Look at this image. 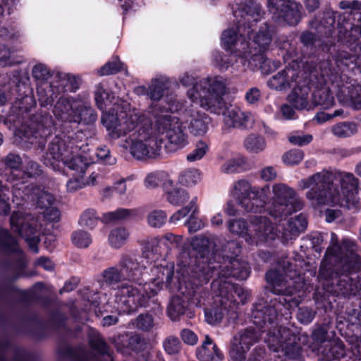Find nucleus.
<instances>
[{
	"label": "nucleus",
	"instance_id": "48",
	"mask_svg": "<svg viewBox=\"0 0 361 361\" xmlns=\"http://www.w3.org/2000/svg\"><path fill=\"white\" fill-rule=\"evenodd\" d=\"M90 344L92 348L97 350L99 354L106 356L105 361H113L109 346L99 335L92 336L90 338Z\"/></svg>",
	"mask_w": 361,
	"mask_h": 361
},
{
	"label": "nucleus",
	"instance_id": "10",
	"mask_svg": "<svg viewBox=\"0 0 361 361\" xmlns=\"http://www.w3.org/2000/svg\"><path fill=\"white\" fill-rule=\"evenodd\" d=\"M122 147L129 149L130 154L137 159L155 158L161 148V142L152 135V130L141 129L131 133Z\"/></svg>",
	"mask_w": 361,
	"mask_h": 361
},
{
	"label": "nucleus",
	"instance_id": "50",
	"mask_svg": "<svg viewBox=\"0 0 361 361\" xmlns=\"http://www.w3.org/2000/svg\"><path fill=\"white\" fill-rule=\"evenodd\" d=\"M135 215L134 210L128 209H118L117 210L109 212L104 215V219L108 222H118L127 220Z\"/></svg>",
	"mask_w": 361,
	"mask_h": 361
},
{
	"label": "nucleus",
	"instance_id": "38",
	"mask_svg": "<svg viewBox=\"0 0 361 361\" xmlns=\"http://www.w3.org/2000/svg\"><path fill=\"white\" fill-rule=\"evenodd\" d=\"M31 198L40 208H48L54 202L53 195L39 186H32Z\"/></svg>",
	"mask_w": 361,
	"mask_h": 361
},
{
	"label": "nucleus",
	"instance_id": "9",
	"mask_svg": "<svg viewBox=\"0 0 361 361\" xmlns=\"http://www.w3.org/2000/svg\"><path fill=\"white\" fill-rule=\"evenodd\" d=\"M269 190L268 185L261 188L252 187L247 180L242 179L235 183L231 192L245 211L257 213L264 209Z\"/></svg>",
	"mask_w": 361,
	"mask_h": 361
},
{
	"label": "nucleus",
	"instance_id": "63",
	"mask_svg": "<svg viewBox=\"0 0 361 361\" xmlns=\"http://www.w3.org/2000/svg\"><path fill=\"white\" fill-rule=\"evenodd\" d=\"M303 159V152L299 149H292L286 152L283 157V161L290 165L297 164Z\"/></svg>",
	"mask_w": 361,
	"mask_h": 361
},
{
	"label": "nucleus",
	"instance_id": "42",
	"mask_svg": "<svg viewBox=\"0 0 361 361\" xmlns=\"http://www.w3.org/2000/svg\"><path fill=\"white\" fill-rule=\"evenodd\" d=\"M312 102L317 106H321L324 109H329L333 106L334 99L329 90L322 89L313 93Z\"/></svg>",
	"mask_w": 361,
	"mask_h": 361
},
{
	"label": "nucleus",
	"instance_id": "26",
	"mask_svg": "<svg viewBox=\"0 0 361 361\" xmlns=\"http://www.w3.org/2000/svg\"><path fill=\"white\" fill-rule=\"evenodd\" d=\"M154 123L156 130L159 134H166L173 126V123L178 122L179 119L176 116H173L169 114H164L161 111V107L154 108L152 110Z\"/></svg>",
	"mask_w": 361,
	"mask_h": 361
},
{
	"label": "nucleus",
	"instance_id": "41",
	"mask_svg": "<svg viewBox=\"0 0 361 361\" xmlns=\"http://www.w3.org/2000/svg\"><path fill=\"white\" fill-rule=\"evenodd\" d=\"M186 305L185 301L179 296H173L167 308L169 317L172 320H176L180 316L185 314Z\"/></svg>",
	"mask_w": 361,
	"mask_h": 361
},
{
	"label": "nucleus",
	"instance_id": "55",
	"mask_svg": "<svg viewBox=\"0 0 361 361\" xmlns=\"http://www.w3.org/2000/svg\"><path fill=\"white\" fill-rule=\"evenodd\" d=\"M104 280L110 284L116 283L123 279L121 270L115 267H110L104 270L102 273Z\"/></svg>",
	"mask_w": 361,
	"mask_h": 361
},
{
	"label": "nucleus",
	"instance_id": "32",
	"mask_svg": "<svg viewBox=\"0 0 361 361\" xmlns=\"http://www.w3.org/2000/svg\"><path fill=\"white\" fill-rule=\"evenodd\" d=\"M319 350L325 361L339 360L345 355V345L341 341H329L324 348Z\"/></svg>",
	"mask_w": 361,
	"mask_h": 361
},
{
	"label": "nucleus",
	"instance_id": "7",
	"mask_svg": "<svg viewBox=\"0 0 361 361\" xmlns=\"http://www.w3.org/2000/svg\"><path fill=\"white\" fill-rule=\"evenodd\" d=\"M102 122L111 139H118L121 136H125L137 128V130H152L151 121L143 114L135 111L121 114L117 117L114 115H104L102 118Z\"/></svg>",
	"mask_w": 361,
	"mask_h": 361
},
{
	"label": "nucleus",
	"instance_id": "13",
	"mask_svg": "<svg viewBox=\"0 0 361 361\" xmlns=\"http://www.w3.org/2000/svg\"><path fill=\"white\" fill-rule=\"evenodd\" d=\"M262 330L248 326L239 331L233 338L230 357L233 361H244L251 346L262 338Z\"/></svg>",
	"mask_w": 361,
	"mask_h": 361
},
{
	"label": "nucleus",
	"instance_id": "25",
	"mask_svg": "<svg viewBox=\"0 0 361 361\" xmlns=\"http://www.w3.org/2000/svg\"><path fill=\"white\" fill-rule=\"evenodd\" d=\"M225 123L228 127L250 128L254 121L251 116L238 109H233L228 111L225 116Z\"/></svg>",
	"mask_w": 361,
	"mask_h": 361
},
{
	"label": "nucleus",
	"instance_id": "36",
	"mask_svg": "<svg viewBox=\"0 0 361 361\" xmlns=\"http://www.w3.org/2000/svg\"><path fill=\"white\" fill-rule=\"evenodd\" d=\"M166 138L171 144L177 147H183L187 143V134L184 131L183 123L178 120V122L173 123V128L168 131L166 135Z\"/></svg>",
	"mask_w": 361,
	"mask_h": 361
},
{
	"label": "nucleus",
	"instance_id": "31",
	"mask_svg": "<svg viewBox=\"0 0 361 361\" xmlns=\"http://www.w3.org/2000/svg\"><path fill=\"white\" fill-rule=\"evenodd\" d=\"M294 71L290 68L284 69L272 76L268 81V85L274 90H281L290 87L295 78Z\"/></svg>",
	"mask_w": 361,
	"mask_h": 361
},
{
	"label": "nucleus",
	"instance_id": "54",
	"mask_svg": "<svg viewBox=\"0 0 361 361\" xmlns=\"http://www.w3.org/2000/svg\"><path fill=\"white\" fill-rule=\"evenodd\" d=\"M32 75L37 80L45 81L51 76V73L45 64L38 63L33 67Z\"/></svg>",
	"mask_w": 361,
	"mask_h": 361
},
{
	"label": "nucleus",
	"instance_id": "19",
	"mask_svg": "<svg viewBox=\"0 0 361 361\" xmlns=\"http://www.w3.org/2000/svg\"><path fill=\"white\" fill-rule=\"evenodd\" d=\"M302 7L300 4L289 0L273 16L276 20L283 22L289 26H296L301 20Z\"/></svg>",
	"mask_w": 361,
	"mask_h": 361
},
{
	"label": "nucleus",
	"instance_id": "6",
	"mask_svg": "<svg viewBox=\"0 0 361 361\" xmlns=\"http://www.w3.org/2000/svg\"><path fill=\"white\" fill-rule=\"evenodd\" d=\"M336 16L333 11H326L322 16H315L308 22L310 30H304L300 35V41L306 47H313L317 41L322 51H329L335 45L332 35L334 30Z\"/></svg>",
	"mask_w": 361,
	"mask_h": 361
},
{
	"label": "nucleus",
	"instance_id": "45",
	"mask_svg": "<svg viewBox=\"0 0 361 361\" xmlns=\"http://www.w3.org/2000/svg\"><path fill=\"white\" fill-rule=\"evenodd\" d=\"M357 125L353 122H343L332 127V133L338 137H347L357 132Z\"/></svg>",
	"mask_w": 361,
	"mask_h": 361
},
{
	"label": "nucleus",
	"instance_id": "15",
	"mask_svg": "<svg viewBox=\"0 0 361 361\" xmlns=\"http://www.w3.org/2000/svg\"><path fill=\"white\" fill-rule=\"evenodd\" d=\"M250 238L256 243L273 240L277 236L274 225L265 216H255L250 221Z\"/></svg>",
	"mask_w": 361,
	"mask_h": 361
},
{
	"label": "nucleus",
	"instance_id": "17",
	"mask_svg": "<svg viewBox=\"0 0 361 361\" xmlns=\"http://www.w3.org/2000/svg\"><path fill=\"white\" fill-rule=\"evenodd\" d=\"M11 228L14 231L25 239L30 247L35 252H38L37 244L39 238L35 235L36 229L30 224L25 221L23 214L20 212H13L10 219Z\"/></svg>",
	"mask_w": 361,
	"mask_h": 361
},
{
	"label": "nucleus",
	"instance_id": "61",
	"mask_svg": "<svg viewBox=\"0 0 361 361\" xmlns=\"http://www.w3.org/2000/svg\"><path fill=\"white\" fill-rule=\"evenodd\" d=\"M165 102L166 104L156 105L154 108L161 107V111H163L164 114H169V112L178 111L181 107L180 102L172 97H167L165 99Z\"/></svg>",
	"mask_w": 361,
	"mask_h": 361
},
{
	"label": "nucleus",
	"instance_id": "60",
	"mask_svg": "<svg viewBox=\"0 0 361 361\" xmlns=\"http://www.w3.org/2000/svg\"><path fill=\"white\" fill-rule=\"evenodd\" d=\"M245 11L247 16L253 18L254 21H257L264 14L260 5L251 1L246 4Z\"/></svg>",
	"mask_w": 361,
	"mask_h": 361
},
{
	"label": "nucleus",
	"instance_id": "4",
	"mask_svg": "<svg viewBox=\"0 0 361 361\" xmlns=\"http://www.w3.org/2000/svg\"><path fill=\"white\" fill-rule=\"evenodd\" d=\"M213 259L214 262H204L195 269L194 276L197 279V285L207 283L215 275L217 276L215 279L228 280L233 277L245 280L250 273V267L245 261L236 258L226 260L221 255H215Z\"/></svg>",
	"mask_w": 361,
	"mask_h": 361
},
{
	"label": "nucleus",
	"instance_id": "24",
	"mask_svg": "<svg viewBox=\"0 0 361 361\" xmlns=\"http://www.w3.org/2000/svg\"><path fill=\"white\" fill-rule=\"evenodd\" d=\"M252 39L254 47H250L253 52H265L272 41V32L271 27L267 23H264L257 32L250 36Z\"/></svg>",
	"mask_w": 361,
	"mask_h": 361
},
{
	"label": "nucleus",
	"instance_id": "62",
	"mask_svg": "<svg viewBox=\"0 0 361 361\" xmlns=\"http://www.w3.org/2000/svg\"><path fill=\"white\" fill-rule=\"evenodd\" d=\"M191 211L192 212L193 214H195V212L197 211V206L195 204V199L192 200L188 205L183 207L174 214H173V216L171 217V221H179L180 219L186 216Z\"/></svg>",
	"mask_w": 361,
	"mask_h": 361
},
{
	"label": "nucleus",
	"instance_id": "18",
	"mask_svg": "<svg viewBox=\"0 0 361 361\" xmlns=\"http://www.w3.org/2000/svg\"><path fill=\"white\" fill-rule=\"evenodd\" d=\"M51 123V117L46 115H35L27 123L21 126L20 131L22 135L27 139L44 137L46 130Z\"/></svg>",
	"mask_w": 361,
	"mask_h": 361
},
{
	"label": "nucleus",
	"instance_id": "39",
	"mask_svg": "<svg viewBox=\"0 0 361 361\" xmlns=\"http://www.w3.org/2000/svg\"><path fill=\"white\" fill-rule=\"evenodd\" d=\"M264 52H253L251 49L247 53L251 56L252 61L255 66H258L263 74H269L276 68L273 63L264 54Z\"/></svg>",
	"mask_w": 361,
	"mask_h": 361
},
{
	"label": "nucleus",
	"instance_id": "59",
	"mask_svg": "<svg viewBox=\"0 0 361 361\" xmlns=\"http://www.w3.org/2000/svg\"><path fill=\"white\" fill-rule=\"evenodd\" d=\"M351 27V23L345 17L340 16L337 24V40L338 42L343 41L345 38L346 34L349 32V29Z\"/></svg>",
	"mask_w": 361,
	"mask_h": 361
},
{
	"label": "nucleus",
	"instance_id": "3",
	"mask_svg": "<svg viewBox=\"0 0 361 361\" xmlns=\"http://www.w3.org/2000/svg\"><path fill=\"white\" fill-rule=\"evenodd\" d=\"M185 87L192 86L188 90L187 96L192 102H197L200 106L211 114H221L226 108L224 96L227 93L226 80L221 76H209L200 80L186 73L180 80Z\"/></svg>",
	"mask_w": 361,
	"mask_h": 361
},
{
	"label": "nucleus",
	"instance_id": "21",
	"mask_svg": "<svg viewBox=\"0 0 361 361\" xmlns=\"http://www.w3.org/2000/svg\"><path fill=\"white\" fill-rule=\"evenodd\" d=\"M212 286L213 290L224 300L229 298L230 306L235 298L234 295L240 298L241 301H243L244 290L241 286L232 283L230 280L214 279Z\"/></svg>",
	"mask_w": 361,
	"mask_h": 361
},
{
	"label": "nucleus",
	"instance_id": "40",
	"mask_svg": "<svg viewBox=\"0 0 361 361\" xmlns=\"http://www.w3.org/2000/svg\"><path fill=\"white\" fill-rule=\"evenodd\" d=\"M169 80L166 78H159L152 80L148 90V95L154 101L160 100L164 96V91L169 88Z\"/></svg>",
	"mask_w": 361,
	"mask_h": 361
},
{
	"label": "nucleus",
	"instance_id": "35",
	"mask_svg": "<svg viewBox=\"0 0 361 361\" xmlns=\"http://www.w3.org/2000/svg\"><path fill=\"white\" fill-rule=\"evenodd\" d=\"M97 118L94 110L86 104L80 105L74 112L72 122L83 123L86 125L93 124Z\"/></svg>",
	"mask_w": 361,
	"mask_h": 361
},
{
	"label": "nucleus",
	"instance_id": "14",
	"mask_svg": "<svg viewBox=\"0 0 361 361\" xmlns=\"http://www.w3.org/2000/svg\"><path fill=\"white\" fill-rule=\"evenodd\" d=\"M219 240L217 238H209L205 236L199 235L195 236L192 238L191 245L192 248L201 255V259L197 261L192 271V278L197 281L194 276V272L197 267L204 262L207 263L212 260L214 262V257L218 253Z\"/></svg>",
	"mask_w": 361,
	"mask_h": 361
},
{
	"label": "nucleus",
	"instance_id": "51",
	"mask_svg": "<svg viewBox=\"0 0 361 361\" xmlns=\"http://www.w3.org/2000/svg\"><path fill=\"white\" fill-rule=\"evenodd\" d=\"M240 252L239 243L235 240L226 242L221 245V250L219 248L218 253L224 257V259L229 260L233 258V255H238Z\"/></svg>",
	"mask_w": 361,
	"mask_h": 361
},
{
	"label": "nucleus",
	"instance_id": "34",
	"mask_svg": "<svg viewBox=\"0 0 361 361\" xmlns=\"http://www.w3.org/2000/svg\"><path fill=\"white\" fill-rule=\"evenodd\" d=\"M54 114L58 118L64 121L72 122L74 112L70 100L67 97H61L57 100L54 110Z\"/></svg>",
	"mask_w": 361,
	"mask_h": 361
},
{
	"label": "nucleus",
	"instance_id": "11",
	"mask_svg": "<svg viewBox=\"0 0 361 361\" xmlns=\"http://www.w3.org/2000/svg\"><path fill=\"white\" fill-rule=\"evenodd\" d=\"M154 295V291L148 293L145 288L123 283L117 288L116 300L121 305L123 312L130 313L140 307L147 306L150 298Z\"/></svg>",
	"mask_w": 361,
	"mask_h": 361
},
{
	"label": "nucleus",
	"instance_id": "20",
	"mask_svg": "<svg viewBox=\"0 0 361 361\" xmlns=\"http://www.w3.org/2000/svg\"><path fill=\"white\" fill-rule=\"evenodd\" d=\"M337 97L343 104L355 110L361 109V85H343L340 88Z\"/></svg>",
	"mask_w": 361,
	"mask_h": 361
},
{
	"label": "nucleus",
	"instance_id": "33",
	"mask_svg": "<svg viewBox=\"0 0 361 361\" xmlns=\"http://www.w3.org/2000/svg\"><path fill=\"white\" fill-rule=\"evenodd\" d=\"M243 147L250 153L259 154L265 150L267 141L260 134L250 133L244 139Z\"/></svg>",
	"mask_w": 361,
	"mask_h": 361
},
{
	"label": "nucleus",
	"instance_id": "1",
	"mask_svg": "<svg viewBox=\"0 0 361 361\" xmlns=\"http://www.w3.org/2000/svg\"><path fill=\"white\" fill-rule=\"evenodd\" d=\"M357 252L354 240L344 238L338 242L336 235L332 234L319 276L331 281L329 291L333 294L348 298L361 295V274L355 276L361 271V255Z\"/></svg>",
	"mask_w": 361,
	"mask_h": 361
},
{
	"label": "nucleus",
	"instance_id": "27",
	"mask_svg": "<svg viewBox=\"0 0 361 361\" xmlns=\"http://www.w3.org/2000/svg\"><path fill=\"white\" fill-rule=\"evenodd\" d=\"M121 271L124 279L135 282L140 281L142 274V269L138 262L130 257L125 256L121 263Z\"/></svg>",
	"mask_w": 361,
	"mask_h": 361
},
{
	"label": "nucleus",
	"instance_id": "30",
	"mask_svg": "<svg viewBox=\"0 0 361 361\" xmlns=\"http://www.w3.org/2000/svg\"><path fill=\"white\" fill-rule=\"evenodd\" d=\"M189 130L195 135H202L208 129V117L200 111L191 110L190 113Z\"/></svg>",
	"mask_w": 361,
	"mask_h": 361
},
{
	"label": "nucleus",
	"instance_id": "44",
	"mask_svg": "<svg viewBox=\"0 0 361 361\" xmlns=\"http://www.w3.org/2000/svg\"><path fill=\"white\" fill-rule=\"evenodd\" d=\"M128 237L129 232L127 229L119 227L111 231L109 235V241L112 247L119 248L126 243Z\"/></svg>",
	"mask_w": 361,
	"mask_h": 361
},
{
	"label": "nucleus",
	"instance_id": "23",
	"mask_svg": "<svg viewBox=\"0 0 361 361\" xmlns=\"http://www.w3.org/2000/svg\"><path fill=\"white\" fill-rule=\"evenodd\" d=\"M229 307V298L224 300L219 295H216L214 304L210 307L205 309L204 315L206 321L210 324L219 323Z\"/></svg>",
	"mask_w": 361,
	"mask_h": 361
},
{
	"label": "nucleus",
	"instance_id": "28",
	"mask_svg": "<svg viewBox=\"0 0 361 361\" xmlns=\"http://www.w3.org/2000/svg\"><path fill=\"white\" fill-rule=\"evenodd\" d=\"M307 226V219L302 214L291 218L288 220L287 226L284 228L282 238L286 241L291 240L300 233L303 232L306 229Z\"/></svg>",
	"mask_w": 361,
	"mask_h": 361
},
{
	"label": "nucleus",
	"instance_id": "58",
	"mask_svg": "<svg viewBox=\"0 0 361 361\" xmlns=\"http://www.w3.org/2000/svg\"><path fill=\"white\" fill-rule=\"evenodd\" d=\"M1 162L5 165L6 169L14 170L18 169L23 163L21 157L14 153H9L2 159Z\"/></svg>",
	"mask_w": 361,
	"mask_h": 361
},
{
	"label": "nucleus",
	"instance_id": "47",
	"mask_svg": "<svg viewBox=\"0 0 361 361\" xmlns=\"http://www.w3.org/2000/svg\"><path fill=\"white\" fill-rule=\"evenodd\" d=\"M71 170L75 171V174H83L88 164L86 159L82 156H71L67 161H63Z\"/></svg>",
	"mask_w": 361,
	"mask_h": 361
},
{
	"label": "nucleus",
	"instance_id": "22",
	"mask_svg": "<svg viewBox=\"0 0 361 361\" xmlns=\"http://www.w3.org/2000/svg\"><path fill=\"white\" fill-rule=\"evenodd\" d=\"M222 41L226 48L231 52L238 53L247 57V53L250 50L248 43L241 37H238L235 30L228 29L222 35Z\"/></svg>",
	"mask_w": 361,
	"mask_h": 361
},
{
	"label": "nucleus",
	"instance_id": "53",
	"mask_svg": "<svg viewBox=\"0 0 361 361\" xmlns=\"http://www.w3.org/2000/svg\"><path fill=\"white\" fill-rule=\"evenodd\" d=\"M166 218L167 215L164 211L155 209L148 214L147 221L152 227L159 228L166 223Z\"/></svg>",
	"mask_w": 361,
	"mask_h": 361
},
{
	"label": "nucleus",
	"instance_id": "46",
	"mask_svg": "<svg viewBox=\"0 0 361 361\" xmlns=\"http://www.w3.org/2000/svg\"><path fill=\"white\" fill-rule=\"evenodd\" d=\"M337 66H348L350 63H355L357 65L359 61L361 64V58L350 54L345 50H338L333 56Z\"/></svg>",
	"mask_w": 361,
	"mask_h": 361
},
{
	"label": "nucleus",
	"instance_id": "16",
	"mask_svg": "<svg viewBox=\"0 0 361 361\" xmlns=\"http://www.w3.org/2000/svg\"><path fill=\"white\" fill-rule=\"evenodd\" d=\"M73 153V144L71 141L56 137L49 145L44 156V164L47 166H53L54 161H67Z\"/></svg>",
	"mask_w": 361,
	"mask_h": 361
},
{
	"label": "nucleus",
	"instance_id": "57",
	"mask_svg": "<svg viewBox=\"0 0 361 361\" xmlns=\"http://www.w3.org/2000/svg\"><path fill=\"white\" fill-rule=\"evenodd\" d=\"M135 325L137 329L148 331L154 326V319L151 314H145L139 315L135 320Z\"/></svg>",
	"mask_w": 361,
	"mask_h": 361
},
{
	"label": "nucleus",
	"instance_id": "49",
	"mask_svg": "<svg viewBox=\"0 0 361 361\" xmlns=\"http://www.w3.org/2000/svg\"><path fill=\"white\" fill-rule=\"evenodd\" d=\"M290 102L297 109H306L308 106V92L303 91L301 88L296 89L293 94L290 96Z\"/></svg>",
	"mask_w": 361,
	"mask_h": 361
},
{
	"label": "nucleus",
	"instance_id": "8",
	"mask_svg": "<svg viewBox=\"0 0 361 361\" xmlns=\"http://www.w3.org/2000/svg\"><path fill=\"white\" fill-rule=\"evenodd\" d=\"M272 203L268 208L269 214L274 218L291 215L301 210L304 202L298 197L296 191L283 183L272 185Z\"/></svg>",
	"mask_w": 361,
	"mask_h": 361
},
{
	"label": "nucleus",
	"instance_id": "56",
	"mask_svg": "<svg viewBox=\"0 0 361 361\" xmlns=\"http://www.w3.org/2000/svg\"><path fill=\"white\" fill-rule=\"evenodd\" d=\"M200 178V174L195 170H186L183 171L180 177L179 182L186 186L195 185Z\"/></svg>",
	"mask_w": 361,
	"mask_h": 361
},
{
	"label": "nucleus",
	"instance_id": "37",
	"mask_svg": "<svg viewBox=\"0 0 361 361\" xmlns=\"http://www.w3.org/2000/svg\"><path fill=\"white\" fill-rule=\"evenodd\" d=\"M198 356L202 361H211L216 357L221 359L222 355L212 340L206 336L205 341L198 350Z\"/></svg>",
	"mask_w": 361,
	"mask_h": 361
},
{
	"label": "nucleus",
	"instance_id": "12",
	"mask_svg": "<svg viewBox=\"0 0 361 361\" xmlns=\"http://www.w3.org/2000/svg\"><path fill=\"white\" fill-rule=\"evenodd\" d=\"M265 278L271 286V291L276 295L291 296L302 287L300 276L295 277L287 273L284 275L279 270H269Z\"/></svg>",
	"mask_w": 361,
	"mask_h": 361
},
{
	"label": "nucleus",
	"instance_id": "5",
	"mask_svg": "<svg viewBox=\"0 0 361 361\" xmlns=\"http://www.w3.org/2000/svg\"><path fill=\"white\" fill-rule=\"evenodd\" d=\"M298 186L302 190L310 189L305 197L312 204L324 205L339 202V190L334 184V176L328 173L318 172L303 178L299 182Z\"/></svg>",
	"mask_w": 361,
	"mask_h": 361
},
{
	"label": "nucleus",
	"instance_id": "2",
	"mask_svg": "<svg viewBox=\"0 0 361 361\" xmlns=\"http://www.w3.org/2000/svg\"><path fill=\"white\" fill-rule=\"evenodd\" d=\"M277 310L273 305L264 300H259L252 313L253 323L262 331H269L265 341L269 348L274 352L281 353L276 361H303L301 347L297 342V336L286 328L271 329L277 318Z\"/></svg>",
	"mask_w": 361,
	"mask_h": 361
},
{
	"label": "nucleus",
	"instance_id": "64",
	"mask_svg": "<svg viewBox=\"0 0 361 361\" xmlns=\"http://www.w3.org/2000/svg\"><path fill=\"white\" fill-rule=\"evenodd\" d=\"M122 63L118 60L108 62L99 71L100 75L115 74L121 69Z\"/></svg>",
	"mask_w": 361,
	"mask_h": 361
},
{
	"label": "nucleus",
	"instance_id": "43",
	"mask_svg": "<svg viewBox=\"0 0 361 361\" xmlns=\"http://www.w3.org/2000/svg\"><path fill=\"white\" fill-rule=\"evenodd\" d=\"M0 247L7 252H21L17 241L6 229H0Z\"/></svg>",
	"mask_w": 361,
	"mask_h": 361
},
{
	"label": "nucleus",
	"instance_id": "52",
	"mask_svg": "<svg viewBox=\"0 0 361 361\" xmlns=\"http://www.w3.org/2000/svg\"><path fill=\"white\" fill-rule=\"evenodd\" d=\"M228 229L233 234L249 236L250 226L248 227L246 221L243 219H238L230 221Z\"/></svg>",
	"mask_w": 361,
	"mask_h": 361
},
{
	"label": "nucleus",
	"instance_id": "29",
	"mask_svg": "<svg viewBox=\"0 0 361 361\" xmlns=\"http://www.w3.org/2000/svg\"><path fill=\"white\" fill-rule=\"evenodd\" d=\"M335 178L341 184L343 194L348 198H352L358 192V180L351 173L338 172Z\"/></svg>",
	"mask_w": 361,
	"mask_h": 361
}]
</instances>
